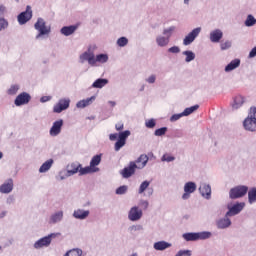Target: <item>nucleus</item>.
<instances>
[{
  "label": "nucleus",
  "mask_w": 256,
  "mask_h": 256,
  "mask_svg": "<svg viewBox=\"0 0 256 256\" xmlns=\"http://www.w3.org/2000/svg\"><path fill=\"white\" fill-rule=\"evenodd\" d=\"M177 27L169 26L162 29V33L158 34L155 38V43L157 47L165 48L169 46L171 43V38L173 37V33H175Z\"/></svg>",
  "instance_id": "nucleus-1"
},
{
  "label": "nucleus",
  "mask_w": 256,
  "mask_h": 256,
  "mask_svg": "<svg viewBox=\"0 0 256 256\" xmlns=\"http://www.w3.org/2000/svg\"><path fill=\"white\" fill-rule=\"evenodd\" d=\"M131 136V131L125 130L119 133H113L109 135L110 141H116L114 144V150L116 152L121 151L124 145H127V139Z\"/></svg>",
  "instance_id": "nucleus-2"
},
{
  "label": "nucleus",
  "mask_w": 256,
  "mask_h": 256,
  "mask_svg": "<svg viewBox=\"0 0 256 256\" xmlns=\"http://www.w3.org/2000/svg\"><path fill=\"white\" fill-rule=\"evenodd\" d=\"M183 239L186 241H205L213 237V233L210 231L202 232H187L182 235Z\"/></svg>",
  "instance_id": "nucleus-3"
},
{
  "label": "nucleus",
  "mask_w": 256,
  "mask_h": 256,
  "mask_svg": "<svg viewBox=\"0 0 256 256\" xmlns=\"http://www.w3.org/2000/svg\"><path fill=\"white\" fill-rule=\"evenodd\" d=\"M34 29L38 31V34L35 37L37 41H39V39H43L45 35H49V33H51V27L47 26V22H45V19L43 18L37 19L34 24Z\"/></svg>",
  "instance_id": "nucleus-4"
},
{
  "label": "nucleus",
  "mask_w": 256,
  "mask_h": 256,
  "mask_svg": "<svg viewBox=\"0 0 256 256\" xmlns=\"http://www.w3.org/2000/svg\"><path fill=\"white\" fill-rule=\"evenodd\" d=\"M59 235H61L60 233H51L48 234L47 236H44L42 238H40L39 240H37L33 247L34 249H43L45 247H49L53 241V239H56V237H59Z\"/></svg>",
  "instance_id": "nucleus-5"
},
{
  "label": "nucleus",
  "mask_w": 256,
  "mask_h": 256,
  "mask_svg": "<svg viewBox=\"0 0 256 256\" xmlns=\"http://www.w3.org/2000/svg\"><path fill=\"white\" fill-rule=\"evenodd\" d=\"M249 187L246 185H238L230 189L229 198L230 199H241V197H245L246 193H248Z\"/></svg>",
  "instance_id": "nucleus-6"
},
{
  "label": "nucleus",
  "mask_w": 256,
  "mask_h": 256,
  "mask_svg": "<svg viewBox=\"0 0 256 256\" xmlns=\"http://www.w3.org/2000/svg\"><path fill=\"white\" fill-rule=\"evenodd\" d=\"M33 19V9L31 8L30 5L26 6V10L21 12L17 16V21L19 25H25L26 23H29Z\"/></svg>",
  "instance_id": "nucleus-7"
},
{
  "label": "nucleus",
  "mask_w": 256,
  "mask_h": 256,
  "mask_svg": "<svg viewBox=\"0 0 256 256\" xmlns=\"http://www.w3.org/2000/svg\"><path fill=\"white\" fill-rule=\"evenodd\" d=\"M143 219V210L139 208V206H133L128 211V220L135 223L137 221H141Z\"/></svg>",
  "instance_id": "nucleus-8"
},
{
  "label": "nucleus",
  "mask_w": 256,
  "mask_h": 256,
  "mask_svg": "<svg viewBox=\"0 0 256 256\" xmlns=\"http://www.w3.org/2000/svg\"><path fill=\"white\" fill-rule=\"evenodd\" d=\"M202 28L196 27L191 32H189L183 39V45L185 47L191 45L199 35H201Z\"/></svg>",
  "instance_id": "nucleus-9"
},
{
  "label": "nucleus",
  "mask_w": 256,
  "mask_h": 256,
  "mask_svg": "<svg viewBox=\"0 0 256 256\" xmlns=\"http://www.w3.org/2000/svg\"><path fill=\"white\" fill-rule=\"evenodd\" d=\"M227 209L228 211L226 214L230 217H235L236 215H239L243 209H245V202H236L233 205L228 204Z\"/></svg>",
  "instance_id": "nucleus-10"
},
{
  "label": "nucleus",
  "mask_w": 256,
  "mask_h": 256,
  "mask_svg": "<svg viewBox=\"0 0 256 256\" xmlns=\"http://www.w3.org/2000/svg\"><path fill=\"white\" fill-rule=\"evenodd\" d=\"M197 191V183L193 181L186 182L184 184V193L182 195L183 201H187V199H190L192 193H195Z\"/></svg>",
  "instance_id": "nucleus-11"
},
{
  "label": "nucleus",
  "mask_w": 256,
  "mask_h": 256,
  "mask_svg": "<svg viewBox=\"0 0 256 256\" xmlns=\"http://www.w3.org/2000/svg\"><path fill=\"white\" fill-rule=\"evenodd\" d=\"M230 217V215H227V213H225L224 217L216 220V229H219L220 231L229 229V227L233 225V222L231 221Z\"/></svg>",
  "instance_id": "nucleus-12"
},
{
  "label": "nucleus",
  "mask_w": 256,
  "mask_h": 256,
  "mask_svg": "<svg viewBox=\"0 0 256 256\" xmlns=\"http://www.w3.org/2000/svg\"><path fill=\"white\" fill-rule=\"evenodd\" d=\"M71 104V99L62 98L58 101L57 104L53 106V113H63V111H67V108Z\"/></svg>",
  "instance_id": "nucleus-13"
},
{
  "label": "nucleus",
  "mask_w": 256,
  "mask_h": 256,
  "mask_svg": "<svg viewBox=\"0 0 256 256\" xmlns=\"http://www.w3.org/2000/svg\"><path fill=\"white\" fill-rule=\"evenodd\" d=\"M80 63H85V61H88V65L90 67H95V53L91 52V49H88V51L83 52L79 56Z\"/></svg>",
  "instance_id": "nucleus-14"
},
{
  "label": "nucleus",
  "mask_w": 256,
  "mask_h": 256,
  "mask_svg": "<svg viewBox=\"0 0 256 256\" xmlns=\"http://www.w3.org/2000/svg\"><path fill=\"white\" fill-rule=\"evenodd\" d=\"M31 101V94L27 92L20 93L14 100V105L16 107H21L27 105Z\"/></svg>",
  "instance_id": "nucleus-15"
},
{
  "label": "nucleus",
  "mask_w": 256,
  "mask_h": 256,
  "mask_svg": "<svg viewBox=\"0 0 256 256\" xmlns=\"http://www.w3.org/2000/svg\"><path fill=\"white\" fill-rule=\"evenodd\" d=\"M138 169V166L135 162H130L127 167L120 171V175H122L123 179H129L132 175H135V170Z\"/></svg>",
  "instance_id": "nucleus-16"
},
{
  "label": "nucleus",
  "mask_w": 256,
  "mask_h": 256,
  "mask_svg": "<svg viewBox=\"0 0 256 256\" xmlns=\"http://www.w3.org/2000/svg\"><path fill=\"white\" fill-rule=\"evenodd\" d=\"M150 185H151V181L149 180L143 181L138 188V195H143V193H145L146 191V194L144 195H146V197H151L154 193V190L153 188H149Z\"/></svg>",
  "instance_id": "nucleus-17"
},
{
  "label": "nucleus",
  "mask_w": 256,
  "mask_h": 256,
  "mask_svg": "<svg viewBox=\"0 0 256 256\" xmlns=\"http://www.w3.org/2000/svg\"><path fill=\"white\" fill-rule=\"evenodd\" d=\"M13 187V178H9L0 185V193L3 195H9V193L13 192Z\"/></svg>",
  "instance_id": "nucleus-18"
},
{
  "label": "nucleus",
  "mask_w": 256,
  "mask_h": 256,
  "mask_svg": "<svg viewBox=\"0 0 256 256\" xmlns=\"http://www.w3.org/2000/svg\"><path fill=\"white\" fill-rule=\"evenodd\" d=\"M198 191L201 197H203L204 199H207V201L211 199V185L207 183H202L200 184Z\"/></svg>",
  "instance_id": "nucleus-19"
},
{
  "label": "nucleus",
  "mask_w": 256,
  "mask_h": 256,
  "mask_svg": "<svg viewBox=\"0 0 256 256\" xmlns=\"http://www.w3.org/2000/svg\"><path fill=\"white\" fill-rule=\"evenodd\" d=\"M61 129H63V119H59L53 123L49 131L50 136L57 137L61 133Z\"/></svg>",
  "instance_id": "nucleus-20"
},
{
  "label": "nucleus",
  "mask_w": 256,
  "mask_h": 256,
  "mask_svg": "<svg viewBox=\"0 0 256 256\" xmlns=\"http://www.w3.org/2000/svg\"><path fill=\"white\" fill-rule=\"evenodd\" d=\"M66 169H67V176L73 177V175H77V173H80L81 163L72 162L66 166Z\"/></svg>",
  "instance_id": "nucleus-21"
},
{
  "label": "nucleus",
  "mask_w": 256,
  "mask_h": 256,
  "mask_svg": "<svg viewBox=\"0 0 256 256\" xmlns=\"http://www.w3.org/2000/svg\"><path fill=\"white\" fill-rule=\"evenodd\" d=\"M209 39L211 43H220L221 39H223V30L214 29L209 33Z\"/></svg>",
  "instance_id": "nucleus-22"
},
{
  "label": "nucleus",
  "mask_w": 256,
  "mask_h": 256,
  "mask_svg": "<svg viewBox=\"0 0 256 256\" xmlns=\"http://www.w3.org/2000/svg\"><path fill=\"white\" fill-rule=\"evenodd\" d=\"M90 214L91 212L89 210L78 208L74 210L72 216L74 217V219H78L79 221H85V219H87Z\"/></svg>",
  "instance_id": "nucleus-23"
},
{
  "label": "nucleus",
  "mask_w": 256,
  "mask_h": 256,
  "mask_svg": "<svg viewBox=\"0 0 256 256\" xmlns=\"http://www.w3.org/2000/svg\"><path fill=\"white\" fill-rule=\"evenodd\" d=\"M243 127L245 131H250V133L256 132V120H253L252 118H249L247 116L246 119L243 121Z\"/></svg>",
  "instance_id": "nucleus-24"
},
{
  "label": "nucleus",
  "mask_w": 256,
  "mask_h": 256,
  "mask_svg": "<svg viewBox=\"0 0 256 256\" xmlns=\"http://www.w3.org/2000/svg\"><path fill=\"white\" fill-rule=\"evenodd\" d=\"M63 217L64 213L62 210L54 212L49 218L50 225H57V223H61V221H63Z\"/></svg>",
  "instance_id": "nucleus-25"
},
{
  "label": "nucleus",
  "mask_w": 256,
  "mask_h": 256,
  "mask_svg": "<svg viewBox=\"0 0 256 256\" xmlns=\"http://www.w3.org/2000/svg\"><path fill=\"white\" fill-rule=\"evenodd\" d=\"M77 29V25L64 26L60 29V33L61 35H64V37H70V35H73Z\"/></svg>",
  "instance_id": "nucleus-26"
},
{
  "label": "nucleus",
  "mask_w": 256,
  "mask_h": 256,
  "mask_svg": "<svg viewBox=\"0 0 256 256\" xmlns=\"http://www.w3.org/2000/svg\"><path fill=\"white\" fill-rule=\"evenodd\" d=\"M241 65V59L236 58L232 60L228 65L225 66L224 71L226 73H231V71H235V69L239 68Z\"/></svg>",
  "instance_id": "nucleus-27"
},
{
  "label": "nucleus",
  "mask_w": 256,
  "mask_h": 256,
  "mask_svg": "<svg viewBox=\"0 0 256 256\" xmlns=\"http://www.w3.org/2000/svg\"><path fill=\"white\" fill-rule=\"evenodd\" d=\"M96 97L92 96L90 98H86L83 100H80L76 103L77 109H85V107H89V105L93 104V101H95Z\"/></svg>",
  "instance_id": "nucleus-28"
},
{
  "label": "nucleus",
  "mask_w": 256,
  "mask_h": 256,
  "mask_svg": "<svg viewBox=\"0 0 256 256\" xmlns=\"http://www.w3.org/2000/svg\"><path fill=\"white\" fill-rule=\"evenodd\" d=\"M91 173H99V168H93L91 167V165L83 168V165L80 164V172H79L80 176L89 175Z\"/></svg>",
  "instance_id": "nucleus-29"
},
{
  "label": "nucleus",
  "mask_w": 256,
  "mask_h": 256,
  "mask_svg": "<svg viewBox=\"0 0 256 256\" xmlns=\"http://www.w3.org/2000/svg\"><path fill=\"white\" fill-rule=\"evenodd\" d=\"M53 163H55V160L53 158H50L46 160L39 168V173H47L52 167Z\"/></svg>",
  "instance_id": "nucleus-30"
},
{
  "label": "nucleus",
  "mask_w": 256,
  "mask_h": 256,
  "mask_svg": "<svg viewBox=\"0 0 256 256\" xmlns=\"http://www.w3.org/2000/svg\"><path fill=\"white\" fill-rule=\"evenodd\" d=\"M107 61H109V55L107 54L94 55V67H97V63L104 65V63H107Z\"/></svg>",
  "instance_id": "nucleus-31"
},
{
  "label": "nucleus",
  "mask_w": 256,
  "mask_h": 256,
  "mask_svg": "<svg viewBox=\"0 0 256 256\" xmlns=\"http://www.w3.org/2000/svg\"><path fill=\"white\" fill-rule=\"evenodd\" d=\"M108 84L109 80L107 78H98L93 82L92 87L93 89H103Z\"/></svg>",
  "instance_id": "nucleus-32"
},
{
  "label": "nucleus",
  "mask_w": 256,
  "mask_h": 256,
  "mask_svg": "<svg viewBox=\"0 0 256 256\" xmlns=\"http://www.w3.org/2000/svg\"><path fill=\"white\" fill-rule=\"evenodd\" d=\"M153 247L156 251H165V249H169V247H171V243L158 241L154 243Z\"/></svg>",
  "instance_id": "nucleus-33"
},
{
  "label": "nucleus",
  "mask_w": 256,
  "mask_h": 256,
  "mask_svg": "<svg viewBox=\"0 0 256 256\" xmlns=\"http://www.w3.org/2000/svg\"><path fill=\"white\" fill-rule=\"evenodd\" d=\"M128 231L131 235H134V233H141L145 231V228L141 224H134L128 227Z\"/></svg>",
  "instance_id": "nucleus-34"
},
{
  "label": "nucleus",
  "mask_w": 256,
  "mask_h": 256,
  "mask_svg": "<svg viewBox=\"0 0 256 256\" xmlns=\"http://www.w3.org/2000/svg\"><path fill=\"white\" fill-rule=\"evenodd\" d=\"M248 203L250 205L256 203V187H252L248 190Z\"/></svg>",
  "instance_id": "nucleus-35"
},
{
  "label": "nucleus",
  "mask_w": 256,
  "mask_h": 256,
  "mask_svg": "<svg viewBox=\"0 0 256 256\" xmlns=\"http://www.w3.org/2000/svg\"><path fill=\"white\" fill-rule=\"evenodd\" d=\"M182 55H184L185 63H191V61H195V52L191 50H186L182 52Z\"/></svg>",
  "instance_id": "nucleus-36"
},
{
  "label": "nucleus",
  "mask_w": 256,
  "mask_h": 256,
  "mask_svg": "<svg viewBox=\"0 0 256 256\" xmlns=\"http://www.w3.org/2000/svg\"><path fill=\"white\" fill-rule=\"evenodd\" d=\"M21 89V86L19 85V84H13V85H11L8 89H7V91H6V93H7V95H10V96H15L17 93H19V90Z\"/></svg>",
  "instance_id": "nucleus-37"
},
{
  "label": "nucleus",
  "mask_w": 256,
  "mask_h": 256,
  "mask_svg": "<svg viewBox=\"0 0 256 256\" xmlns=\"http://www.w3.org/2000/svg\"><path fill=\"white\" fill-rule=\"evenodd\" d=\"M100 164H101V154H97L93 156L90 161V166L92 167V169H98L97 166H99Z\"/></svg>",
  "instance_id": "nucleus-38"
},
{
  "label": "nucleus",
  "mask_w": 256,
  "mask_h": 256,
  "mask_svg": "<svg viewBox=\"0 0 256 256\" xmlns=\"http://www.w3.org/2000/svg\"><path fill=\"white\" fill-rule=\"evenodd\" d=\"M245 103V99L241 96H237L234 98V103L232 104V109H240Z\"/></svg>",
  "instance_id": "nucleus-39"
},
{
  "label": "nucleus",
  "mask_w": 256,
  "mask_h": 256,
  "mask_svg": "<svg viewBox=\"0 0 256 256\" xmlns=\"http://www.w3.org/2000/svg\"><path fill=\"white\" fill-rule=\"evenodd\" d=\"M244 25H245V27H255V25H256L255 16H253V14H249L246 17V20L244 21Z\"/></svg>",
  "instance_id": "nucleus-40"
},
{
  "label": "nucleus",
  "mask_w": 256,
  "mask_h": 256,
  "mask_svg": "<svg viewBox=\"0 0 256 256\" xmlns=\"http://www.w3.org/2000/svg\"><path fill=\"white\" fill-rule=\"evenodd\" d=\"M149 161V157L145 154L140 155V157L136 160V163H142L141 166H138V169H143Z\"/></svg>",
  "instance_id": "nucleus-41"
},
{
  "label": "nucleus",
  "mask_w": 256,
  "mask_h": 256,
  "mask_svg": "<svg viewBox=\"0 0 256 256\" xmlns=\"http://www.w3.org/2000/svg\"><path fill=\"white\" fill-rule=\"evenodd\" d=\"M197 109H199V105L196 104L194 106L188 107L186 109H184V111L182 112V115L184 117H189V115L195 113V111H197Z\"/></svg>",
  "instance_id": "nucleus-42"
},
{
  "label": "nucleus",
  "mask_w": 256,
  "mask_h": 256,
  "mask_svg": "<svg viewBox=\"0 0 256 256\" xmlns=\"http://www.w3.org/2000/svg\"><path fill=\"white\" fill-rule=\"evenodd\" d=\"M64 256H83V250L79 248H74L67 251Z\"/></svg>",
  "instance_id": "nucleus-43"
},
{
  "label": "nucleus",
  "mask_w": 256,
  "mask_h": 256,
  "mask_svg": "<svg viewBox=\"0 0 256 256\" xmlns=\"http://www.w3.org/2000/svg\"><path fill=\"white\" fill-rule=\"evenodd\" d=\"M116 45H118V47H127V45H129V39H127L125 36H122L117 39Z\"/></svg>",
  "instance_id": "nucleus-44"
},
{
  "label": "nucleus",
  "mask_w": 256,
  "mask_h": 256,
  "mask_svg": "<svg viewBox=\"0 0 256 256\" xmlns=\"http://www.w3.org/2000/svg\"><path fill=\"white\" fill-rule=\"evenodd\" d=\"M127 191H129V186L122 185L115 190V193L116 195H126Z\"/></svg>",
  "instance_id": "nucleus-45"
},
{
  "label": "nucleus",
  "mask_w": 256,
  "mask_h": 256,
  "mask_svg": "<svg viewBox=\"0 0 256 256\" xmlns=\"http://www.w3.org/2000/svg\"><path fill=\"white\" fill-rule=\"evenodd\" d=\"M156 125H157V120H155V118L148 119L145 121V127L147 129H155Z\"/></svg>",
  "instance_id": "nucleus-46"
},
{
  "label": "nucleus",
  "mask_w": 256,
  "mask_h": 256,
  "mask_svg": "<svg viewBox=\"0 0 256 256\" xmlns=\"http://www.w3.org/2000/svg\"><path fill=\"white\" fill-rule=\"evenodd\" d=\"M168 131L167 127L158 128L154 131L155 137H163Z\"/></svg>",
  "instance_id": "nucleus-47"
},
{
  "label": "nucleus",
  "mask_w": 256,
  "mask_h": 256,
  "mask_svg": "<svg viewBox=\"0 0 256 256\" xmlns=\"http://www.w3.org/2000/svg\"><path fill=\"white\" fill-rule=\"evenodd\" d=\"M9 27V21L4 17H0V32L5 31Z\"/></svg>",
  "instance_id": "nucleus-48"
},
{
  "label": "nucleus",
  "mask_w": 256,
  "mask_h": 256,
  "mask_svg": "<svg viewBox=\"0 0 256 256\" xmlns=\"http://www.w3.org/2000/svg\"><path fill=\"white\" fill-rule=\"evenodd\" d=\"M232 45H233V43L231 41L227 40L220 44V49H221V51H227V49H231Z\"/></svg>",
  "instance_id": "nucleus-49"
},
{
  "label": "nucleus",
  "mask_w": 256,
  "mask_h": 256,
  "mask_svg": "<svg viewBox=\"0 0 256 256\" xmlns=\"http://www.w3.org/2000/svg\"><path fill=\"white\" fill-rule=\"evenodd\" d=\"M161 161L162 162H166V163H173V161H175V157L174 156H171L169 154H164L162 157H161Z\"/></svg>",
  "instance_id": "nucleus-50"
},
{
  "label": "nucleus",
  "mask_w": 256,
  "mask_h": 256,
  "mask_svg": "<svg viewBox=\"0 0 256 256\" xmlns=\"http://www.w3.org/2000/svg\"><path fill=\"white\" fill-rule=\"evenodd\" d=\"M248 118L256 121V107L255 106H253L249 109Z\"/></svg>",
  "instance_id": "nucleus-51"
},
{
  "label": "nucleus",
  "mask_w": 256,
  "mask_h": 256,
  "mask_svg": "<svg viewBox=\"0 0 256 256\" xmlns=\"http://www.w3.org/2000/svg\"><path fill=\"white\" fill-rule=\"evenodd\" d=\"M139 207H141L144 210L149 209V201L141 199L138 203Z\"/></svg>",
  "instance_id": "nucleus-52"
},
{
  "label": "nucleus",
  "mask_w": 256,
  "mask_h": 256,
  "mask_svg": "<svg viewBox=\"0 0 256 256\" xmlns=\"http://www.w3.org/2000/svg\"><path fill=\"white\" fill-rule=\"evenodd\" d=\"M168 53L177 55L178 53H181V48H179V46H172L168 49Z\"/></svg>",
  "instance_id": "nucleus-53"
},
{
  "label": "nucleus",
  "mask_w": 256,
  "mask_h": 256,
  "mask_svg": "<svg viewBox=\"0 0 256 256\" xmlns=\"http://www.w3.org/2000/svg\"><path fill=\"white\" fill-rule=\"evenodd\" d=\"M192 252L191 250H180L176 253L175 256H191Z\"/></svg>",
  "instance_id": "nucleus-54"
},
{
  "label": "nucleus",
  "mask_w": 256,
  "mask_h": 256,
  "mask_svg": "<svg viewBox=\"0 0 256 256\" xmlns=\"http://www.w3.org/2000/svg\"><path fill=\"white\" fill-rule=\"evenodd\" d=\"M181 117H184L183 116V112L182 113H179V114H174L170 117V122L171 123H175V121H179V119H181Z\"/></svg>",
  "instance_id": "nucleus-55"
},
{
  "label": "nucleus",
  "mask_w": 256,
  "mask_h": 256,
  "mask_svg": "<svg viewBox=\"0 0 256 256\" xmlns=\"http://www.w3.org/2000/svg\"><path fill=\"white\" fill-rule=\"evenodd\" d=\"M145 81H146V83L153 85V83H155V81H157V76H155V74H152L148 78H146Z\"/></svg>",
  "instance_id": "nucleus-56"
},
{
  "label": "nucleus",
  "mask_w": 256,
  "mask_h": 256,
  "mask_svg": "<svg viewBox=\"0 0 256 256\" xmlns=\"http://www.w3.org/2000/svg\"><path fill=\"white\" fill-rule=\"evenodd\" d=\"M68 177H71V176H67V171L65 173L61 171L59 172L57 179L58 181H65V179H67Z\"/></svg>",
  "instance_id": "nucleus-57"
},
{
  "label": "nucleus",
  "mask_w": 256,
  "mask_h": 256,
  "mask_svg": "<svg viewBox=\"0 0 256 256\" xmlns=\"http://www.w3.org/2000/svg\"><path fill=\"white\" fill-rule=\"evenodd\" d=\"M6 205H15V196L14 195H9L6 198Z\"/></svg>",
  "instance_id": "nucleus-58"
},
{
  "label": "nucleus",
  "mask_w": 256,
  "mask_h": 256,
  "mask_svg": "<svg viewBox=\"0 0 256 256\" xmlns=\"http://www.w3.org/2000/svg\"><path fill=\"white\" fill-rule=\"evenodd\" d=\"M255 57H256V46L252 48L251 51L249 52L248 59H253Z\"/></svg>",
  "instance_id": "nucleus-59"
},
{
  "label": "nucleus",
  "mask_w": 256,
  "mask_h": 256,
  "mask_svg": "<svg viewBox=\"0 0 256 256\" xmlns=\"http://www.w3.org/2000/svg\"><path fill=\"white\" fill-rule=\"evenodd\" d=\"M115 129L116 131H123V129H125V125L123 124V122H119L115 125Z\"/></svg>",
  "instance_id": "nucleus-60"
},
{
  "label": "nucleus",
  "mask_w": 256,
  "mask_h": 256,
  "mask_svg": "<svg viewBox=\"0 0 256 256\" xmlns=\"http://www.w3.org/2000/svg\"><path fill=\"white\" fill-rule=\"evenodd\" d=\"M6 12H7V7H5V5L3 4H0V17H3Z\"/></svg>",
  "instance_id": "nucleus-61"
},
{
  "label": "nucleus",
  "mask_w": 256,
  "mask_h": 256,
  "mask_svg": "<svg viewBox=\"0 0 256 256\" xmlns=\"http://www.w3.org/2000/svg\"><path fill=\"white\" fill-rule=\"evenodd\" d=\"M48 101H51V96H42L40 98V103H47Z\"/></svg>",
  "instance_id": "nucleus-62"
},
{
  "label": "nucleus",
  "mask_w": 256,
  "mask_h": 256,
  "mask_svg": "<svg viewBox=\"0 0 256 256\" xmlns=\"http://www.w3.org/2000/svg\"><path fill=\"white\" fill-rule=\"evenodd\" d=\"M9 212L7 210H2L0 212V219H5V216L8 214Z\"/></svg>",
  "instance_id": "nucleus-63"
},
{
  "label": "nucleus",
  "mask_w": 256,
  "mask_h": 256,
  "mask_svg": "<svg viewBox=\"0 0 256 256\" xmlns=\"http://www.w3.org/2000/svg\"><path fill=\"white\" fill-rule=\"evenodd\" d=\"M109 105H111V107H115V105H117L116 101H108Z\"/></svg>",
  "instance_id": "nucleus-64"
}]
</instances>
